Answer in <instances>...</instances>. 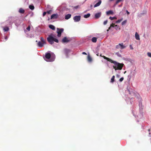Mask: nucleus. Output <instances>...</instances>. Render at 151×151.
<instances>
[{"label": "nucleus", "instance_id": "21", "mask_svg": "<svg viewBox=\"0 0 151 151\" xmlns=\"http://www.w3.org/2000/svg\"><path fill=\"white\" fill-rule=\"evenodd\" d=\"M115 77L114 76H112V78L111 79V80L110 81L111 83H113V82H114V81Z\"/></svg>", "mask_w": 151, "mask_h": 151}, {"label": "nucleus", "instance_id": "31", "mask_svg": "<svg viewBox=\"0 0 151 151\" xmlns=\"http://www.w3.org/2000/svg\"><path fill=\"white\" fill-rule=\"evenodd\" d=\"M119 28V27L117 25H115V28L116 29H117Z\"/></svg>", "mask_w": 151, "mask_h": 151}, {"label": "nucleus", "instance_id": "28", "mask_svg": "<svg viewBox=\"0 0 151 151\" xmlns=\"http://www.w3.org/2000/svg\"><path fill=\"white\" fill-rule=\"evenodd\" d=\"M116 54L119 57H122L121 54L119 52H116Z\"/></svg>", "mask_w": 151, "mask_h": 151}, {"label": "nucleus", "instance_id": "23", "mask_svg": "<svg viewBox=\"0 0 151 151\" xmlns=\"http://www.w3.org/2000/svg\"><path fill=\"white\" fill-rule=\"evenodd\" d=\"M40 40L41 42H43V43H45V41L42 37H40Z\"/></svg>", "mask_w": 151, "mask_h": 151}, {"label": "nucleus", "instance_id": "5", "mask_svg": "<svg viewBox=\"0 0 151 151\" xmlns=\"http://www.w3.org/2000/svg\"><path fill=\"white\" fill-rule=\"evenodd\" d=\"M81 17L80 16H75L73 19L75 22H78L80 20Z\"/></svg>", "mask_w": 151, "mask_h": 151}, {"label": "nucleus", "instance_id": "2", "mask_svg": "<svg viewBox=\"0 0 151 151\" xmlns=\"http://www.w3.org/2000/svg\"><path fill=\"white\" fill-rule=\"evenodd\" d=\"M53 36H54L52 34H51L47 38V41L51 45L53 44L54 41L57 43L59 42L58 40L54 37Z\"/></svg>", "mask_w": 151, "mask_h": 151}, {"label": "nucleus", "instance_id": "4", "mask_svg": "<svg viewBox=\"0 0 151 151\" xmlns=\"http://www.w3.org/2000/svg\"><path fill=\"white\" fill-rule=\"evenodd\" d=\"M57 33H58V37H60L61 36V33L63 31L64 29L63 28H57Z\"/></svg>", "mask_w": 151, "mask_h": 151}, {"label": "nucleus", "instance_id": "34", "mask_svg": "<svg viewBox=\"0 0 151 151\" xmlns=\"http://www.w3.org/2000/svg\"><path fill=\"white\" fill-rule=\"evenodd\" d=\"M107 22H108L107 20H106L104 21V25L106 24L107 23Z\"/></svg>", "mask_w": 151, "mask_h": 151}, {"label": "nucleus", "instance_id": "40", "mask_svg": "<svg viewBox=\"0 0 151 151\" xmlns=\"http://www.w3.org/2000/svg\"><path fill=\"white\" fill-rule=\"evenodd\" d=\"M82 54H83V55H87V53L86 52H83Z\"/></svg>", "mask_w": 151, "mask_h": 151}, {"label": "nucleus", "instance_id": "3", "mask_svg": "<svg viewBox=\"0 0 151 151\" xmlns=\"http://www.w3.org/2000/svg\"><path fill=\"white\" fill-rule=\"evenodd\" d=\"M126 47V46L123 45V43H119L116 46V49L120 48L121 49H122L125 48Z\"/></svg>", "mask_w": 151, "mask_h": 151}, {"label": "nucleus", "instance_id": "44", "mask_svg": "<svg viewBox=\"0 0 151 151\" xmlns=\"http://www.w3.org/2000/svg\"><path fill=\"white\" fill-rule=\"evenodd\" d=\"M8 38V37L7 36H5V39H6V40H7Z\"/></svg>", "mask_w": 151, "mask_h": 151}, {"label": "nucleus", "instance_id": "32", "mask_svg": "<svg viewBox=\"0 0 151 151\" xmlns=\"http://www.w3.org/2000/svg\"><path fill=\"white\" fill-rule=\"evenodd\" d=\"M147 55L149 57L151 58V53L148 52L147 53Z\"/></svg>", "mask_w": 151, "mask_h": 151}, {"label": "nucleus", "instance_id": "43", "mask_svg": "<svg viewBox=\"0 0 151 151\" xmlns=\"http://www.w3.org/2000/svg\"><path fill=\"white\" fill-rule=\"evenodd\" d=\"M12 20V17H10L9 18V20Z\"/></svg>", "mask_w": 151, "mask_h": 151}, {"label": "nucleus", "instance_id": "18", "mask_svg": "<svg viewBox=\"0 0 151 151\" xmlns=\"http://www.w3.org/2000/svg\"><path fill=\"white\" fill-rule=\"evenodd\" d=\"M64 52L66 55H67L70 52L69 50L68 49H65L64 50Z\"/></svg>", "mask_w": 151, "mask_h": 151}, {"label": "nucleus", "instance_id": "1", "mask_svg": "<svg viewBox=\"0 0 151 151\" xmlns=\"http://www.w3.org/2000/svg\"><path fill=\"white\" fill-rule=\"evenodd\" d=\"M104 58L107 60L111 63H113L115 65L113 66V67L115 70H121L124 66V64L119 63L116 61L112 60L111 59L108 58L104 57Z\"/></svg>", "mask_w": 151, "mask_h": 151}, {"label": "nucleus", "instance_id": "19", "mask_svg": "<svg viewBox=\"0 0 151 151\" xmlns=\"http://www.w3.org/2000/svg\"><path fill=\"white\" fill-rule=\"evenodd\" d=\"M49 27L51 29H52V30H55V27L53 25H49Z\"/></svg>", "mask_w": 151, "mask_h": 151}, {"label": "nucleus", "instance_id": "46", "mask_svg": "<svg viewBox=\"0 0 151 151\" xmlns=\"http://www.w3.org/2000/svg\"><path fill=\"white\" fill-rule=\"evenodd\" d=\"M126 71H125L124 72V73H126Z\"/></svg>", "mask_w": 151, "mask_h": 151}, {"label": "nucleus", "instance_id": "25", "mask_svg": "<svg viewBox=\"0 0 151 151\" xmlns=\"http://www.w3.org/2000/svg\"><path fill=\"white\" fill-rule=\"evenodd\" d=\"M109 19H111V20H112L114 19H117V18L116 17H110L109 18Z\"/></svg>", "mask_w": 151, "mask_h": 151}, {"label": "nucleus", "instance_id": "27", "mask_svg": "<svg viewBox=\"0 0 151 151\" xmlns=\"http://www.w3.org/2000/svg\"><path fill=\"white\" fill-rule=\"evenodd\" d=\"M127 22V20H125L122 23V25H124L125 24H126Z\"/></svg>", "mask_w": 151, "mask_h": 151}, {"label": "nucleus", "instance_id": "30", "mask_svg": "<svg viewBox=\"0 0 151 151\" xmlns=\"http://www.w3.org/2000/svg\"><path fill=\"white\" fill-rule=\"evenodd\" d=\"M52 11L51 10H50L48 11H47V13L48 14H50L52 12Z\"/></svg>", "mask_w": 151, "mask_h": 151}, {"label": "nucleus", "instance_id": "37", "mask_svg": "<svg viewBox=\"0 0 151 151\" xmlns=\"http://www.w3.org/2000/svg\"><path fill=\"white\" fill-rule=\"evenodd\" d=\"M111 27H115V24L114 23H112V24H111L110 25Z\"/></svg>", "mask_w": 151, "mask_h": 151}, {"label": "nucleus", "instance_id": "17", "mask_svg": "<svg viewBox=\"0 0 151 151\" xmlns=\"http://www.w3.org/2000/svg\"><path fill=\"white\" fill-rule=\"evenodd\" d=\"M88 60L89 62H91L92 61V59L90 55H88Z\"/></svg>", "mask_w": 151, "mask_h": 151}, {"label": "nucleus", "instance_id": "38", "mask_svg": "<svg viewBox=\"0 0 151 151\" xmlns=\"http://www.w3.org/2000/svg\"><path fill=\"white\" fill-rule=\"evenodd\" d=\"M46 13H47V12H44L43 13V16H44L46 15Z\"/></svg>", "mask_w": 151, "mask_h": 151}, {"label": "nucleus", "instance_id": "16", "mask_svg": "<svg viewBox=\"0 0 151 151\" xmlns=\"http://www.w3.org/2000/svg\"><path fill=\"white\" fill-rule=\"evenodd\" d=\"M97 38L96 37H93L91 39L92 41L93 42H96L97 41Z\"/></svg>", "mask_w": 151, "mask_h": 151}, {"label": "nucleus", "instance_id": "39", "mask_svg": "<svg viewBox=\"0 0 151 151\" xmlns=\"http://www.w3.org/2000/svg\"><path fill=\"white\" fill-rule=\"evenodd\" d=\"M130 47L131 49V50H133V48L132 47V46L131 45H130Z\"/></svg>", "mask_w": 151, "mask_h": 151}, {"label": "nucleus", "instance_id": "20", "mask_svg": "<svg viewBox=\"0 0 151 151\" xmlns=\"http://www.w3.org/2000/svg\"><path fill=\"white\" fill-rule=\"evenodd\" d=\"M90 16V14L88 13L86 14L84 16V17L85 18H87L89 17Z\"/></svg>", "mask_w": 151, "mask_h": 151}, {"label": "nucleus", "instance_id": "51", "mask_svg": "<svg viewBox=\"0 0 151 151\" xmlns=\"http://www.w3.org/2000/svg\"><path fill=\"white\" fill-rule=\"evenodd\" d=\"M122 6V5H120V6Z\"/></svg>", "mask_w": 151, "mask_h": 151}, {"label": "nucleus", "instance_id": "41", "mask_svg": "<svg viewBox=\"0 0 151 151\" xmlns=\"http://www.w3.org/2000/svg\"><path fill=\"white\" fill-rule=\"evenodd\" d=\"M126 12L127 14L129 15V12L127 10L126 11Z\"/></svg>", "mask_w": 151, "mask_h": 151}, {"label": "nucleus", "instance_id": "9", "mask_svg": "<svg viewBox=\"0 0 151 151\" xmlns=\"http://www.w3.org/2000/svg\"><path fill=\"white\" fill-rule=\"evenodd\" d=\"M45 44V43H43L42 42H41L39 41L37 45L38 47H42L43 46V44Z\"/></svg>", "mask_w": 151, "mask_h": 151}, {"label": "nucleus", "instance_id": "24", "mask_svg": "<svg viewBox=\"0 0 151 151\" xmlns=\"http://www.w3.org/2000/svg\"><path fill=\"white\" fill-rule=\"evenodd\" d=\"M29 8L31 10H33L34 9V6L33 5H30L29 6Z\"/></svg>", "mask_w": 151, "mask_h": 151}, {"label": "nucleus", "instance_id": "48", "mask_svg": "<svg viewBox=\"0 0 151 151\" xmlns=\"http://www.w3.org/2000/svg\"><path fill=\"white\" fill-rule=\"evenodd\" d=\"M110 0V1H113V0Z\"/></svg>", "mask_w": 151, "mask_h": 151}, {"label": "nucleus", "instance_id": "13", "mask_svg": "<svg viewBox=\"0 0 151 151\" xmlns=\"http://www.w3.org/2000/svg\"><path fill=\"white\" fill-rule=\"evenodd\" d=\"M71 15L70 14H68L66 15L65 16V19H70L71 17Z\"/></svg>", "mask_w": 151, "mask_h": 151}, {"label": "nucleus", "instance_id": "14", "mask_svg": "<svg viewBox=\"0 0 151 151\" xmlns=\"http://www.w3.org/2000/svg\"><path fill=\"white\" fill-rule=\"evenodd\" d=\"M135 36L136 40H140L139 36L137 32H136L135 33Z\"/></svg>", "mask_w": 151, "mask_h": 151}, {"label": "nucleus", "instance_id": "7", "mask_svg": "<svg viewBox=\"0 0 151 151\" xmlns=\"http://www.w3.org/2000/svg\"><path fill=\"white\" fill-rule=\"evenodd\" d=\"M101 13L99 12L96 14L95 15V17L96 19H97L99 18L101 16Z\"/></svg>", "mask_w": 151, "mask_h": 151}, {"label": "nucleus", "instance_id": "12", "mask_svg": "<svg viewBox=\"0 0 151 151\" xmlns=\"http://www.w3.org/2000/svg\"><path fill=\"white\" fill-rule=\"evenodd\" d=\"M101 0H99L98 2L96 4L94 5V7H96L98 6H99L101 4Z\"/></svg>", "mask_w": 151, "mask_h": 151}, {"label": "nucleus", "instance_id": "49", "mask_svg": "<svg viewBox=\"0 0 151 151\" xmlns=\"http://www.w3.org/2000/svg\"><path fill=\"white\" fill-rule=\"evenodd\" d=\"M97 1H98V0H96V1H95V2Z\"/></svg>", "mask_w": 151, "mask_h": 151}, {"label": "nucleus", "instance_id": "36", "mask_svg": "<svg viewBox=\"0 0 151 151\" xmlns=\"http://www.w3.org/2000/svg\"><path fill=\"white\" fill-rule=\"evenodd\" d=\"M124 78L123 77H122L119 79V81L120 82H122Z\"/></svg>", "mask_w": 151, "mask_h": 151}, {"label": "nucleus", "instance_id": "42", "mask_svg": "<svg viewBox=\"0 0 151 151\" xmlns=\"http://www.w3.org/2000/svg\"><path fill=\"white\" fill-rule=\"evenodd\" d=\"M100 56L101 57H103V58H104V57H106V56H102L101 54H100Z\"/></svg>", "mask_w": 151, "mask_h": 151}, {"label": "nucleus", "instance_id": "8", "mask_svg": "<svg viewBox=\"0 0 151 151\" xmlns=\"http://www.w3.org/2000/svg\"><path fill=\"white\" fill-rule=\"evenodd\" d=\"M70 41V40H68V39L66 37H65L62 40V42L63 43L68 42Z\"/></svg>", "mask_w": 151, "mask_h": 151}, {"label": "nucleus", "instance_id": "11", "mask_svg": "<svg viewBox=\"0 0 151 151\" xmlns=\"http://www.w3.org/2000/svg\"><path fill=\"white\" fill-rule=\"evenodd\" d=\"M106 14L107 15H109L110 14L113 15L114 14V12L112 10H109L106 12Z\"/></svg>", "mask_w": 151, "mask_h": 151}, {"label": "nucleus", "instance_id": "45", "mask_svg": "<svg viewBox=\"0 0 151 151\" xmlns=\"http://www.w3.org/2000/svg\"><path fill=\"white\" fill-rule=\"evenodd\" d=\"M111 26H110V27H109V29H109H109H111Z\"/></svg>", "mask_w": 151, "mask_h": 151}, {"label": "nucleus", "instance_id": "52", "mask_svg": "<svg viewBox=\"0 0 151 151\" xmlns=\"http://www.w3.org/2000/svg\"><path fill=\"white\" fill-rule=\"evenodd\" d=\"M49 19H48V20H49Z\"/></svg>", "mask_w": 151, "mask_h": 151}, {"label": "nucleus", "instance_id": "26", "mask_svg": "<svg viewBox=\"0 0 151 151\" xmlns=\"http://www.w3.org/2000/svg\"><path fill=\"white\" fill-rule=\"evenodd\" d=\"M123 20V18H122V19H119L118 20L116 21V23H120L121 21H122V20Z\"/></svg>", "mask_w": 151, "mask_h": 151}, {"label": "nucleus", "instance_id": "50", "mask_svg": "<svg viewBox=\"0 0 151 151\" xmlns=\"http://www.w3.org/2000/svg\"><path fill=\"white\" fill-rule=\"evenodd\" d=\"M109 29H107V31H109Z\"/></svg>", "mask_w": 151, "mask_h": 151}, {"label": "nucleus", "instance_id": "29", "mask_svg": "<svg viewBox=\"0 0 151 151\" xmlns=\"http://www.w3.org/2000/svg\"><path fill=\"white\" fill-rule=\"evenodd\" d=\"M123 0H117L116 2L115 5L117 4L119 2Z\"/></svg>", "mask_w": 151, "mask_h": 151}, {"label": "nucleus", "instance_id": "15", "mask_svg": "<svg viewBox=\"0 0 151 151\" xmlns=\"http://www.w3.org/2000/svg\"><path fill=\"white\" fill-rule=\"evenodd\" d=\"M19 12L20 13L24 14L25 12V11L22 8H21L19 9Z\"/></svg>", "mask_w": 151, "mask_h": 151}, {"label": "nucleus", "instance_id": "35", "mask_svg": "<svg viewBox=\"0 0 151 151\" xmlns=\"http://www.w3.org/2000/svg\"><path fill=\"white\" fill-rule=\"evenodd\" d=\"M79 5H78V6H74L73 7V8L74 9H77V8H78L79 7Z\"/></svg>", "mask_w": 151, "mask_h": 151}, {"label": "nucleus", "instance_id": "10", "mask_svg": "<svg viewBox=\"0 0 151 151\" xmlns=\"http://www.w3.org/2000/svg\"><path fill=\"white\" fill-rule=\"evenodd\" d=\"M45 58L47 59H49L51 57V54L50 53H46L45 56Z\"/></svg>", "mask_w": 151, "mask_h": 151}, {"label": "nucleus", "instance_id": "6", "mask_svg": "<svg viewBox=\"0 0 151 151\" xmlns=\"http://www.w3.org/2000/svg\"><path fill=\"white\" fill-rule=\"evenodd\" d=\"M58 17V15L57 14H52L50 17V19H56Z\"/></svg>", "mask_w": 151, "mask_h": 151}, {"label": "nucleus", "instance_id": "33", "mask_svg": "<svg viewBox=\"0 0 151 151\" xmlns=\"http://www.w3.org/2000/svg\"><path fill=\"white\" fill-rule=\"evenodd\" d=\"M30 27L29 26H28L27 28V30H28V31H29L30 30Z\"/></svg>", "mask_w": 151, "mask_h": 151}, {"label": "nucleus", "instance_id": "22", "mask_svg": "<svg viewBox=\"0 0 151 151\" xmlns=\"http://www.w3.org/2000/svg\"><path fill=\"white\" fill-rule=\"evenodd\" d=\"M4 30L5 32H7L9 31V28L8 27H5L4 29Z\"/></svg>", "mask_w": 151, "mask_h": 151}, {"label": "nucleus", "instance_id": "47", "mask_svg": "<svg viewBox=\"0 0 151 151\" xmlns=\"http://www.w3.org/2000/svg\"><path fill=\"white\" fill-rule=\"evenodd\" d=\"M13 23V22H12L11 23V24H12Z\"/></svg>", "mask_w": 151, "mask_h": 151}]
</instances>
